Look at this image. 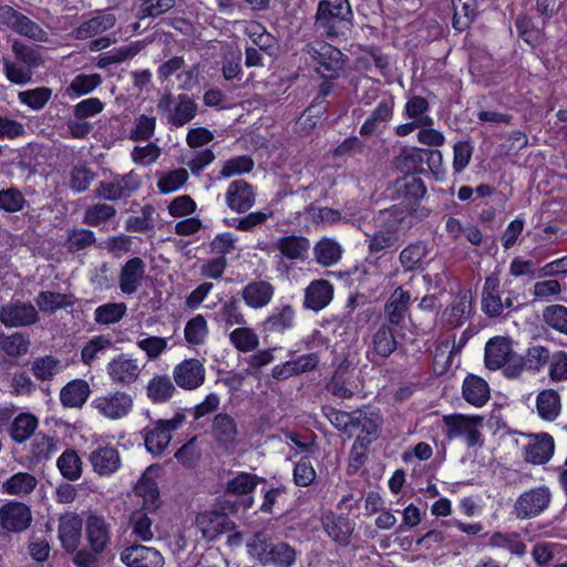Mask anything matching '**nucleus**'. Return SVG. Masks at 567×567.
<instances>
[{
	"instance_id": "9d476101",
	"label": "nucleus",
	"mask_w": 567,
	"mask_h": 567,
	"mask_svg": "<svg viewBox=\"0 0 567 567\" xmlns=\"http://www.w3.org/2000/svg\"><path fill=\"white\" fill-rule=\"evenodd\" d=\"M305 51L317 63V71L323 78H337L340 70L343 68V53L324 41L308 43L305 47Z\"/></svg>"
},
{
	"instance_id": "aec40b11",
	"label": "nucleus",
	"mask_w": 567,
	"mask_h": 567,
	"mask_svg": "<svg viewBox=\"0 0 567 567\" xmlns=\"http://www.w3.org/2000/svg\"><path fill=\"white\" fill-rule=\"evenodd\" d=\"M89 462L93 472L100 476H111L122 466L120 452L109 444L94 449L89 454Z\"/></svg>"
},
{
	"instance_id": "0eeeda50",
	"label": "nucleus",
	"mask_w": 567,
	"mask_h": 567,
	"mask_svg": "<svg viewBox=\"0 0 567 567\" xmlns=\"http://www.w3.org/2000/svg\"><path fill=\"white\" fill-rule=\"evenodd\" d=\"M186 421L183 411L175 412L171 419L157 420L143 430L146 450L154 456H161L172 441V433L181 429Z\"/></svg>"
},
{
	"instance_id": "a211bd4d",
	"label": "nucleus",
	"mask_w": 567,
	"mask_h": 567,
	"mask_svg": "<svg viewBox=\"0 0 567 567\" xmlns=\"http://www.w3.org/2000/svg\"><path fill=\"white\" fill-rule=\"evenodd\" d=\"M31 522V511L25 504L9 502L0 507V526L7 532H22Z\"/></svg>"
},
{
	"instance_id": "7c9ffc66",
	"label": "nucleus",
	"mask_w": 567,
	"mask_h": 567,
	"mask_svg": "<svg viewBox=\"0 0 567 567\" xmlns=\"http://www.w3.org/2000/svg\"><path fill=\"white\" fill-rule=\"evenodd\" d=\"M396 340L393 330L388 324L383 323L372 334L371 343L368 349V357L388 358L396 349Z\"/></svg>"
},
{
	"instance_id": "f03ea898",
	"label": "nucleus",
	"mask_w": 567,
	"mask_h": 567,
	"mask_svg": "<svg viewBox=\"0 0 567 567\" xmlns=\"http://www.w3.org/2000/svg\"><path fill=\"white\" fill-rule=\"evenodd\" d=\"M11 51L14 61L8 56L1 59L6 79L16 85H25L32 82L33 70L43 66L45 62L41 49L19 39H13Z\"/></svg>"
},
{
	"instance_id": "39448f33",
	"label": "nucleus",
	"mask_w": 567,
	"mask_h": 567,
	"mask_svg": "<svg viewBox=\"0 0 567 567\" xmlns=\"http://www.w3.org/2000/svg\"><path fill=\"white\" fill-rule=\"evenodd\" d=\"M156 107L158 113L166 118V123L176 128L190 123L198 111L195 100L186 93L175 96L172 92H165L158 99Z\"/></svg>"
},
{
	"instance_id": "f257e3e1",
	"label": "nucleus",
	"mask_w": 567,
	"mask_h": 567,
	"mask_svg": "<svg viewBox=\"0 0 567 567\" xmlns=\"http://www.w3.org/2000/svg\"><path fill=\"white\" fill-rule=\"evenodd\" d=\"M404 219L405 212L398 206L378 213L373 218L375 229L371 234L364 233L369 251L367 265L379 266L386 251L396 249Z\"/></svg>"
},
{
	"instance_id": "393cba45",
	"label": "nucleus",
	"mask_w": 567,
	"mask_h": 567,
	"mask_svg": "<svg viewBox=\"0 0 567 567\" xmlns=\"http://www.w3.org/2000/svg\"><path fill=\"white\" fill-rule=\"evenodd\" d=\"M85 536L94 554H101L111 538V527L101 515L90 514L85 523Z\"/></svg>"
},
{
	"instance_id": "423d86ee",
	"label": "nucleus",
	"mask_w": 567,
	"mask_h": 567,
	"mask_svg": "<svg viewBox=\"0 0 567 567\" xmlns=\"http://www.w3.org/2000/svg\"><path fill=\"white\" fill-rule=\"evenodd\" d=\"M0 29L33 42L47 43L50 40L49 33L39 23L9 4L0 6Z\"/></svg>"
},
{
	"instance_id": "bf43d9fd",
	"label": "nucleus",
	"mask_w": 567,
	"mask_h": 567,
	"mask_svg": "<svg viewBox=\"0 0 567 567\" xmlns=\"http://www.w3.org/2000/svg\"><path fill=\"white\" fill-rule=\"evenodd\" d=\"M95 176V173L85 164L73 165L69 173V187L73 193H84L89 189Z\"/></svg>"
},
{
	"instance_id": "37998d69",
	"label": "nucleus",
	"mask_w": 567,
	"mask_h": 567,
	"mask_svg": "<svg viewBox=\"0 0 567 567\" xmlns=\"http://www.w3.org/2000/svg\"><path fill=\"white\" fill-rule=\"evenodd\" d=\"M35 303L40 311L51 315L59 309L72 307L75 298L72 295L55 291H41L35 298Z\"/></svg>"
},
{
	"instance_id": "6ab92c4d",
	"label": "nucleus",
	"mask_w": 567,
	"mask_h": 567,
	"mask_svg": "<svg viewBox=\"0 0 567 567\" xmlns=\"http://www.w3.org/2000/svg\"><path fill=\"white\" fill-rule=\"evenodd\" d=\"M473 311L472 296L468 291H460L452 302L443 310L441 321L443 326L454 329L464 324Z\"/></svg>"
},
{
	"instance_id": "2f4dec72",
	"label": "nucleus",
	"mask_w": 567,
	"mask_h": 567,
	"mask_svg": "<svg viewBox=\"0 0 567 567\" xmlns=\"http://www.w3.org/2000/svg\"><path fill=\"white\" fill-rule=\"evenodd\" d=\"M537 415L548 422L555 421L561 412V399L558 391L544 389L536 396Z\"/></svg>"
},
{
	"instance_id": "ea45409f",
	"label": "nucleus",
	"mask_w": 567,
	"mask_h": 567,
	"mask_svg": "<svg viewBox=\"0 0 567 567\" xmlns=\"http://www.w3.org/2000/svg\"><path fill=\"white\" fill-rule=\"evenodd\" d=\"M176 389L166 374L154 375L146 385V395L154 403H164L171 400Z\"/></svg>"
},
{
	"instance_id": "b1692460",
	"label": "nucleus",
	"mask_w": 567,
	"mask_h": 567,
	"mask_svg": "<svg viewBox=\"0 0 567 567\" xmlns=\"http://www.w3.org/2000/svg\"><path fill=\"white\" fill-rule=\"evenodd\" d=\"M83 520L75 513H65L59 520V539L68 553L76 551L82 536Z\"/></svg>"
},
{
	"instance_id": "cd10ccee",
	"label": "nucleus",
	"mask_w": 567,
	"mask_h": 567,
	"mask_svg": "<svg viewBox=\"0 0 567 567\" xmlns=\"http://www.w3.org/2000/svg\"><path fill=\"white\" fill-rule=\"evenodd\" d=\"M115 22L114 14L99 11L85 18L71 35L76 40H86L112 29Z\"/></svg>"
},
{
	"instance_id": "412c9836",
	"label": "nucleus",
	"mask_w": 567,
	"mask_h": 567,
	"mask_svg": "<svg viewBox=\"0 0 567 567\" xmlns=\"http://www.w3.org/2000/svg\"><path fill=\"white\" fill-rule=\"evenodd\" d=\"M146 266L140 257L128 259L120 269L118 288L122 293L132 296L142 287Z\"/></svg>"
},
{
	"instance_id": "c03bdc74",
	"label": "nucleus",
	"mask_w": 567,
	"mask_h": 567,
	"mask_svg": "<svg viewBox=\"0 0 567 567\" xmlns=\"http://www.w3.org/2000/svg\"><path fill=\"white\" fill-rule=\"evenodd\" d=\"M135 494L143 499V507L148 512H154L159 507V492L156 482L144 474L134 487Z\"/></svg>"
},
{
	"instance_id": "864d4df0",
	"label": "nucleus",
	"mask_w": 567,
	"mask_h": 567,
	"mask_svg": "<svg viewBox=\"0 0 567 567\" xmlns=\"http://www.w3.org/2000/svg\"><path fill=\"white\" fill-rule=\"evenodd\" d=\"M429 110L430 104L427 100L423 96L414 95L405 103L404 114L422 126H433V118L426 114Z\"/></svg>"
},
{
	"instance_id": "6e6d98bb",
	"label": "nucleus",
	"mask_w": 567,
	"mask_h": 567,
	"mask_svg": "<svg viewBox=\"0 0 567 567\" xmlns=\"http://www.w3.org/2000/svg\"><path fill=\"white\" fill-rule=\"evenodd\" d=\"M423 150L421 148H403L394 158V167L403 174H414L423 163Z\"/></svg>"
},
{
	"instance_id": "09e8293b",
	"label": "nucleus",
	"mask_w": 567,
	"mask_h": 567,
	"mask_svg": "<svg viewBox=\"0 0 567 567\" xmlns=\"http://www.w3.org/2000/svg\"><path fill=\"white\" fill-rule=\"evenodd\" d=\"M276 247L288 259H305L310 243L301 236H286L278 239Z\"/></svg>"
},
{
	"instance_id": "774afa93",
	"label": "nucleus",
	"mask_w": 567,
	"mask_h": 567,
	"mask_svg": "<svg viewBox=\"0 0 567 567\" xmlns=\"http://www.w3.org/2000/svg\"><path fill=\"white\" fill-rule=\"evenodd\" d=\"M231 344L241 352H250L258 348L259 338L257 333L247 327H239L229 334Z\"/></svg>"
},
{
	"instance_id": "052dcab7",
	"label": "nucleus",
	"mask_w": 567,
	"mask_h": 567,
	"mask_svg": "<svg viewBox=\"0 0 567 567\" xmlns=\"http://www.w3.org/2000/svg\"><path fill=\"white\" fill-rule=\"evenodd\" d=\"M38 419L29 413L19 414L11 424L10 435L13 441L22 443L27 441L35 431Z\"/></svg>"
},
{
	"instance_id": "1a4fd4ad",
	"label": "nucleus",
	"mask_w": 567,
	"mask_h": 567,
	"mask_svg": "<svg viewBox=\"0 0 567 567\" xmlns=\"http://www.w3.org/2000/svg\"><path fill=\"white\" fill-rule=\"evenodd\" d=\"M250 549L264 563H271L277 567H291L297 557L292 546L287 543H270L261 534L255 535Z\"/></svg>"
},
{
	"instance_id": "de8ad7c7",
	"label": "nucleus",
	"mask_w": 567,
	"mask_h": 567,
	"mask_svg": "<svg viewBox=\"0 0 567 567\" xmlns=\"http://www.w3.org/2000/svg\"><path fill=\"white\" fill-rule=\"evenodd\" d=\"M37 478L27 472H19L9 477L2 484V489L9 495L23 497L30 494L37 487Z\"/></svg>"
},
{
	"instance_id": "4468645a",
	"label": "nucleus",
	"mask_w": 567,
	"mask_h": 567,
	"mask_svg": "<svg viewBox=\"0 0 567 567\" xmlns=\"http://www.w3.org/2000/svg\"><path fill=\"white\" fill-rule=\"evenodd\" d=\"M143 368L137 359L121 353L109 361L106 372L114 384L130 386L140 379Z\"/></svg>"
},
{
	"instance_id": "4d7b16f0",
	"label": "nucleus",
	"mask_w": 567,
	"mask_h": 567,
	"mask_svg": "<svg viewBox=\"0 0 567 567\" xmlns=\"http://www.w3.org/2000/svg\"><path fill=\"white\" fill-rule=\"evenodd\" d=\"M245 33L254 44L262 52L271 55L275 50L276 39L259 22H250L245 28Z\"/></svg>"
},
{
	"instance_id": "72a5a7b5",
	"label": "nucleus",
	"mask_w": 567,
	"mask_h": 567,
	"mask_svg": "<svg viewBox=\"0 0 567 567\" xmlns=\"http://www.w3.org/2000/svg\"><path fill=\"white\" fill-rule=\"evenodd\" d=\"M429 255V247L424 240H415L405 246L400 255L399 261L404 272L420 269Z\"/></svg>"
},
{
	"instance_id": "13d9d810",
	"label": "nucleus",
	"mask_w": 567,
	"mask_h": 567,
	"mask_svg": "<svg viewBox=\"0 0 567 567\" xmlns=\"http://www.w3.org/2000/svg\"><path fill=\"white\" fill-rule=\"evenodd\" d=\"M216 319L221 322L226 329L234 326H244L246 323L245 316L235 298H230L220 306L219 310L216 312Z\"/></svg>"
},
{
	"instance_id": "473e14b6",
	"label": "nucleus",
	"mask_w": 567,
	"mask_h": 567,
	"mask_svg": "<svg viewBox=\"0 0 567 567\" xmlns=\"http://www.w3.org/2000/svg\"><path fill=\"white\" fill-rule=\"evenodd\" d=\"M462 393L465 401L474 406H483L491 396L487 382L474 374L464 379Z\"/></svg>"
},
{
	"instance_id": "69168bd1",
	"label": "nucleus",
	"mask_w": 567,
	"mask_h": 567,
	"mask_svg": "<svg viewBox=\"0 0 567 567\" xmlns=\"http://www.w3.org/2000/svg\"><path fill=\"white\" fill-rule=\"evenodd\" d=\"M146 509H136L130 516V527L132 534L143 542H148L153 538L152 530L153 520L145 512Z\"/></svg>"
},
{
	"instance_id": "e2e57ef3",
	"label": "nucleus",
	"mask_w": 567,
	"mask_h": 567,
	"mask_svg": "<svg viewBox=\"0 0 567 567\" xmlns=\"http://www.w3.org/2000/svg\"><path fill=\"white\" fill-rule=\"evenodd\" d=\"M184 337L188 344H203L208 337V326L203 315H197L189 319L184 328Z\"/></svg>"
},
{
	"instance_id": "9b49d317",
	"label": "nucleus",
	"mask_w": 567,
	"mask_h": 567,
	"mask_svg": "<svg viewBox=\"0 0 567 567\" xmlns=\"http://www.w3.org/2000/svg\"><path fill=\"white\" fill-rule=\"evenodd\" d=\"M514 295L513 291H508L503 298L498 277L496 275L488 276L482 290V311L488 318L504 316L505 310L511 311L514 308Z\"/></svg>"
},
{
	"instance_id": "338daca9",
	"label": "nucleus",
	"mask_w": 567,
	"mask_h": 567,
	"mask_svg": "<svg viewBox=\"0 0 567 567\" xmlns=\"http://www.w3.org/2000/svg\"><path fill=\"white\" fill-rule=\"evenodd\" d=\"M543 321L550 329L567 337V307L563 305L547 306L543 310Z\"/></svg>"
},
{
	"instance_id": "ddd939ff",
	"label": "nucleus",
	"mask_w": 567,
	"mask_h": 567,
	"mask_svg": "<svg viewBox=\"0 0 567 567\" xmlns=\"http://www.w3.org/2000/svg\"><path fill=\"white\" fill-rule=\"evenodd\" d=\"M550 501L551 493L547 486L530 488L517 497L514 514L518 519L537 517L549 506Z\"/></svg>"
},
{
	"instance_id": "f8f14e48",
	"label": "nucleus",
	"mask_w": 567,
	"mask_h": 567,
	"mask_svg": "<svg viewBox=\"0 0 567 567\" xmlns=\"http://www.w3.org/2000/svg\"><path fill=\"white\" fill-rule=\"evenodd\" d=\"M91 405L105 419L116 421L126 417L132 412L134 400L130 393L116 390L95 398Z\"/></svg>"
},
{
	"instance_id": "4c0bfd02",
	"label": "nucleus",
	"mask_w": 567,
	"mask_h": 567,
	"mask_svg": "<svg viewBox=\"0 0 567 567\" xmlns=\"http://www.w3.org/2000/svg\"><path fill=\"white\" fill-rule=\"evenodd\" d=\"M213 434L219 444L234 445L238 435L237 423L227 413H219L213 421Z\"/></svg>"
},
{
	"instance_id": "a19ab883",
	"label": "nucleus",
	"mask_w": 567,
	"mask_h": 567,
	"mask_svg": "<svg viewBox=\"0 0 567 567\" xmlns=\"http://www.w3.org/2000/svg\"><path fill=\"white\" fill-rule=\"evenodd\" d=\"M381 417L374 412L355 410L352 412L351 432L359 430L360 435L365 434V439L375 440L379 434Z\"/></svg>"
},
{
	"instance_id": "3c124183",
	"label": "nucleus",
	"mask_w": 567,
	"mask_h": 567,
	"mask_svg": "<svg viewBox=\"0 0 567 567\" xmlns=\"http://www.w3.org/2000/svg\"><path fill=\"white\" fill-rule=\"evenodd\" d=\"M116 216L114 206L107 203H96L87 206L83 214V223L87 226L100 227Z\"/></svg>"
},
{
	"instance_id": "f3484780",
	"label": "nucleus",
	"mask_w": 567,
	"mask_h": 567,
	"mask_svg": "<svg viewBox=\"0 0 567 567\" xmlns=\"http://www.w3.org/2000/svg\"><path fill=\"white\" fill-rule=\"evenodd\" d=\"M120 559L127 567L164 566V557L159 550L140 544L125 547L120 554Z\"/></svg>"
},
{
	"instance_id": "2eb2a0df",
	"label": "nucleus",
	"mask_w": 567,
	"mask_h": 567,
	"mask_svg": "<svg viewBox=\"0 0 567 567\" xmlns=\"http://www.w3.org/2000/svg\"><path fill=\"white\" fill-rule=\"evenodd\" d=\"M40 320L37 308L30 302L10 301L0 308V322L7 328H21Z\"/></svg>"
},
{
	"instance_id": "4be33fe9",
	"label": "nucleus",
	"mask_w": 567,
	"mask_h": 567,
	"mask_svg": "<svg viewBox=\"0 0 567 567\" xmlns=\"http://www.w3.org/2000/svg\"><path fill=\"white\" fill-rule=\"evenodd\" d=\"M195 523L203 537L209 540L234 528V523L229 517L218 511H205L199 513L196 516Z\"/></svg>"
},
{
	"instance_id": "a878e982",
	"label": "nucleus",
	"mask_w": 567,
	"mask_h": 567,
	"mask_svg": "<svg viewBox=\"0 0 567 567\" xmlns=\"http://www.w3.org/2000/svg\"><path fill=\"white\" fill-rule=\"evenodd\" d=\"M411 293L396 287L384 305V317L389 324L402 327L409 313Z\"/></svg>"
},
{
	"instance_id": "c756f323",
	"label": "nucleus",
	"mask_w": 567,
	"mask_h": 567,
	"mask_svg": "<svg viewBox=\"0 0 567 567\" xmlns=\"http://www.w3.org/2000/svg\"><path fill=\"white\" fill-rule=\"evenodd\" d=\"M91 394L86 380L74 379L68 382L60 391V401L64 408H82Z\"/></svg>"
},
{
	"instance_id": "c85d7f7f",
	"label": "nucleus",
	"mask_w": 567,
	"mask_h": 567,
	"mask_svg": "<svg viewBox=\"0 0 567 567\" xmlns=\"http://www.w3.org/2000/svg\"><path fill=\"white\" fill-rule=\"evenodd\" d=\"M334 289L326 279L312 280L305 289V308L312 311L324 309L333 299Z\"/></svg>"
},
{
	"instance_id": "49530a36",
	"label": "nucleus",
	"mask_w": 567,
	"mask_h": 567,
	"mask_svg": "<svg viewBox=\"0 0 567 567\" xmlns=\"http://www.w3.org/2000/svg\"><path fill=\"white\" fill-rule=\"evenodd\" d=\"M112 347L113 341L109 336L100 334L93 337L82 347V363L86 367H92V364Z\"/></svg>"
},
{
	"instance_id": "5fc2aeb1",
	"label": "nucleus",
	"mask_w": 567,
	"mask_h": 567,
	"mask_svg": "<svg viewBox=\"0 0 567 567\" xmlns=\"http://www.w3.org/2000/svg\"><path fill=\"white\" fill-rule=\"evenodd\" d=\"M127 307L123 302H109L94 310V321L101 326L120 322L126 315Z\"/></svg>"
},
{
	"instance_id": "58836bf2",
	"label": "nucleus",
	"mask_w": 567,
	"mask_h": 567,
	"mask_svg": "<svg viewBox=\"0 0 567 567\" xmlns=\"http://www.w3.org/2000/svg\"><path fill=\"white\" fill-rule=\"evenodd\" d=\"M322 525L331 539L340 545L349 544L351 533L353 530L349 519L328 514L322 518Z\"/></svg>"
},
{
	"instance_id": "0e129e2a",
	"label": "nucleus",
	"mask_w": 567,
	"mask_h": 567,
	"mask_svg": "<svg viewBox=\"0 0 567 567\" xmlns=\"http://www.w3.org/2000/svg\"><path fill=\"white\" fill-rule=\"evenodd\" d=\"M156 122L157 120L154 115L141 114L136 116L128 138L134 142L150 141L154 136Z\"/></svg>"
},
{
	"instance_id": "20e7f679",
	"label": "nucleus",
	"mask_w": 567,
	"mask_h": 567,
	"mask_svg": "<svg viewBox=\"0 0 567 567\" xmlns=\"http://www.w3.org/2000/svg\"><path fill=\"white\" fill-rule=\"evenodd\" d=\"M484 363L488 370L504 368L507 378H517L523 372V358L516 354L508 337L491 338L484 349Z\"/></svg>"
},
{
	"instance_id": "5701e85b",
	"label": "nucleus",
	"mask_w": 567,
	"mask_h": 567,
	"mask_svg": "<svg viewBox=\"0 0 567 567\" xmlns=\"http://www.w3.org/2000/svg\"><path fill=\"white\" fill-rule=\"evenodd\" d=\"M227 206L236 213H246L255 204L256 194L252 186L244 181L236 179L231 182L225 194Z\"/></svg>"
},
{
	"instance_id": "f704fd0d",
	"label": "nucleus",
	"mask_w": 567,
	"mask_h": 567,
	"mask_svg": "<svg viewBox=\"0 0 567 567\" xmlns=\"http://www.w3.org/2000/svg\"><path fill=\"white\" fill-rule=\"evenodd\" d=\"M554 439L549 434L537 435L525 447V460L533 464H545L554 453Z\"/></svg>"
},
{
	"instance_id": "8fccbe9b",
	"label": "nucleus",
	"mask_w": 567,
	"mask_h": 567,
	"mask_svg": "<svg viewBox=\"0 0 567 567\" xmlns=\"http://www.w3.org/2000/svg\"><path fill=\"white\" fill-rule=\"evenodd\" d=\"M82 465L79 453L73 449L65 450L56 461L61 475L69 481H76L82 476Z\"/></svg>"
},
{
	"instance_id": "c9c22d12",
	"label": "nucleus",
	"mask_w": 567,
	"mask_h": 567,
	"mask_svg": "<svg viewBox=\"0 0 567 567\" xmlns=\"http://www.w3.org/2000/svg\"><path fill=\"white\" fill-rule=\"evenodd\" d=\"M394 101L392 97L381 100L370 116L364 121L360 128L361 135H371L380 127L384 126L393 115Z\"/></svg>"
},
{
	"instance_id": "dca6fc26",
	"label": "nucleus",
	"mask_w": 567,
	"mask_h": 567,
	"mask_svg": "<svg viewBox=\"0 0 567 567\" xmlns=\"http://www.w3.org/2000/svg\"><path fill=\"white\" fill-rule=\"evenodd\" d=\"M206 369L198 359H185L174 367L173 379L183 390H195L205 382Z\"/></svg>"
},
{
	"instance_id": "79ce46f5",
	"label": "nucleus",
	"mask_w": 567,
	"mask_h": 567,
	"mask_svg": "<svg viewBox=\"0 0 567 567\" xmlns=\"http://www.w3.org/2000/svg\"><path fill=\"white\" fill-rule=\"evenodd\" d=\"M295 309L290 305L276 308L264 321V330L267 332L282 333L293 326Z\"/></svg>"
},
{
	"instance_id": "a18cd8bd",
	"label": "nucleus",
	"mask_w": 567,
	"mask_h": 567,
	"mask_svg": "<svg viewBox=\"0 0 567 567\" xmlns=\"http://www.w3.org/2000/svg\"><path fill=\"white\" fill-rule=\"evenodd\" d=\"M102 76L97 73L93 74H78L70 84L65 87L64 95L74 99L82 95L90 94L102 84Z\"/></svg>"
},
{
	"instance_id": "6e6552de",
	"label": "nucleus",
	"mask_w": 567,
	"mask_h": 567,
	"mask_svg": "<svg viewBox=\"0 0 567 567\" xmlns=\"http://www.w3.org/2000/svg\"><path fill=\"white\" fill-rule=\"evenodd\" d=\"M142 186L140 175L135 171L116 174L111 181L100 182L93 190L94 198L106 202H118L130 198Z\"/></svg>"
},
{
	"instance_id": "680f3d73",
	"label": "nucleus",
	"mask_w": 567,
	"mask_h": 567,
	"mask_svg": "<svg viewBox=\"0 0 567 567\" xmlns=\"http://www.w3.org/2000/svg\"><path fill=\"white\" fill-rule=\"evenodd\" d=\"M62 369L61 361L53 355L34 359L31 371L39 381H50Z\"/></svg>"
},
{
	"instance_id": "603ef678",
	"label": "nucleus",
	"mask_w": 567,
	"mask_h": 567,
	"mask_svg": "<svg viewBox=\"0 0 567 567\" xmlns=\"http://www.w3.org/2000/svg\"><path fill=\"white\" fill-rule=\"evenodd\" d=\"M96 243L94 233L85 228L73 227L68 230L65 247L69 252L76 254L89 249Z\"/></svg>"
},
{
	"instance_id": "e433bc0d",
	"label": "nucleus",
	"mask_w": 567,
	"mask_h": 567,
	"mask_svg": "<svg viewBox=\"0 0 567 567\" xmlns=\"http://www.w3.org/2000/svg\"><path fill=\"white\" fill-rule=\"evenodd\" d=\"M342 254L341 245L329 237L321 238L313 247L315 260L323 267L336 265L341 259Z\"/></svg>"
},
{
	"instance_id": "7ed1b4c3",
	"label": "nucleus",
	"mask_w": 567,
	"mask_h": 567,
	"mask_svg": "<svg viewBox=\"0 0 567 567\" xmlns=\"http://www.w3.org/2000/svg\"><path fill=\"white\" fill-rule=\"evenodd\" d=\"M315 25L328 39H347L353 25V12L348 0H321Z\"/></svg>"
},
{
	"instance_id": "bb28decb",
	"label": "nucleus",
	"mask_w": 567,
	"mask_h": 567,
	"mask_svg": "<svg viewBox=\"0 0 567 567\" xmlns=\"http://www.w3.org/2000/svg\"><path fill=\"white\" fill-rule=\"evenodd\" d=\"M275 295V287L267 280H252L248 282L240 296L248 308L258 310L267 307Z\"/></svg>"
}]
</instances>
